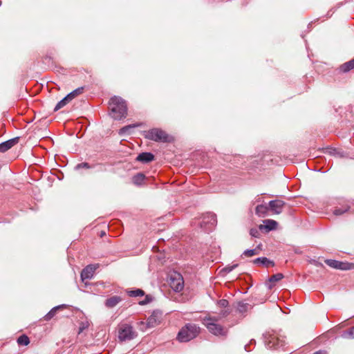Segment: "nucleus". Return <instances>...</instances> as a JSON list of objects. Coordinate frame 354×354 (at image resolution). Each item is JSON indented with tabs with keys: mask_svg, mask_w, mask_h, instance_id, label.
<instances>
[{
	"mask_svg": "<svg viewBox=\"0 0 354 354\" xmlns=\"http://www.w3.org/2000/svg\"><path fill=\"white\" fill-rule=\"evenodd\" d=\"M111 116L115 120L124 118L127 114V106L125 101L120 97L114 96L110 100Z\"/></svg>",
	"mask_w": 354,
	"mask_h": 354,
	"instance_id": "nucleus-1",
	"label": "nucleus"
},
{
	"mask_svg": "<svg viewBox=\"0 0 354 354\" xmlns=\"http://www.w3.org/2000/svg\"><path fill=\"white\" fill-rule=\"evenodd\" d=\"M162 317V312L159 310L153 311V313L148 317L147 322H140L138 323L140 325L139 329L140 330H145L155 327L160 323Z\"/></svg>",
	"mask_w": 354,
	"mask_h": 354,
	"instance_id": "nucleus-2",
	"label": "nucleus"
},
{
	"mask_svg": "<svg viewBox=\"0 0 354 354\" xmlns=\"http://www.w3.org/2000/svg\"><path fill=\"white\" fill-rule=\"evenodd\" d=\"M265 345L268 348L277 349L283 345V338L279 337L278 333H263Z\"/></svg>",
	"mask_w": 354,
	"mask_h": 354,
	"instance_id": "nucleus-3",
	"label": "nucleus"
},
{
	"mask_svg": "<svg viewBox=\"0 0 354 354\" xmlns=\"http://www.w3.org/2000/svg\"><path fill=\"white\" fill-rule=\"evenodd\" d=\"M145 138L155 142H167L169 141L167 133L160 129L154 128L146 132Z\"/></svg>",
	"mask_w": 354,
	"mask_h": 354,
	"instance_id": "nucleus-4",
	"label": "nucleus"
},
{
	"mask_svg": "<svg viewBox=\"0 0 354 354\" xmlns=\"http://www.w3.org/2000/svg\"><path fill=\"white\" fill-rule=\"evenodd\" d=\"M216 223L217 220L216 214L208 212L203 216V219L200 223V226L205 232H209L213 230Z\"/></svg>",
	"mask_w": 354,
	"mask_h": 354,
	"instance_id": "nucleus-5",
	"label": "nucleus"
},
{
	"mask_svg": "<svg viewBox=\"0 0 354 354\" xmlns=\"http://www.w3.org/2000/svg\"><path fill=\"white\" fill-rule=\"evenodd\" d=\"M170 286L175 292H180L184 287L183 277L179 274H175V277L170 278Z\"/></svg>",
	"mask_w": 354,
	"mask_h": 354,
	"instance_id": "nucleus-6",
	"label": "nucleus"
},
{
	"mask_svg": "<svg viewBox=\"0 0 354 354\" xmlns=\"http://www.w3.org/2000/svg\"><path fill=\"white\" fill-rule=\"evenodd\" d=\"M325 262L328 266L342 270H350L352 268L351 264L347 262H342L333 259H327Z\"/></svg>",
	"mask_w": 354,
	"mask_h": 354,
	"instance_id": "nucleus-7",
	"label": "nucleus"
},
{
	"mask_svg": "<svg viewBox=\"0 0 354 354\" xmlns=\"http://www.w3.org/2000/svg\"><path fill=\"white\" fill-rule=\"evenodd\" d=\"M203 324L207 328L209 332H222L221 326L217 324V321L212 317L205 318Z\"/></svg>",
	"mask_w": 354,
	"mask_h": 354,
	"instance_id": "nucleus-8",
	"label": "nucleus"
},
{
	"mask_svg": "<svg viewBox=\"0 0 354 354\" xmlns=\"http://www.w3.org/2000/svg\"><path fill=\"white\" fill-rule=\"evenodd\" d=\"M269 209L274 214H281L285 205V202L281 200H272L268 203Z\"/></svg>",
	"mask_w": 354,
	"mask_h": 354,
	"instance_id": "nucleus-9",
	"label": "nucleus"
},
{
	"mask_svg": "<svg viewBox=\"0 0 354 354\" xmlns=\"http://www.w3.org/2000/svg\"><path fill=\"white\" fill-rule=\"evenodd\" d=\"M96 265H88L85 267L81 272V279L84 281L85 279H90L93 277V274L97 269Z\"/></svg>",
	"mask_w": 354,
	"mask_h": 354,
	"instance_id": "nucleus-10",
	"label": "nucleus"
},
{
	"mask_svg": "<svg viewBox=\"0 0 354 354\" xmlns=\"http://www.w3.org/2000/svg\"><path fill=\"white\" fill-rule=\"evenodd\" d=\"M19 137H15L2 143H0V152L3 153L7 151L13 146L16 145L19 142Z\"/></svg>",
	"mask_w": 354,
	"mask_h": 354,
	"instance_id": "nucleus-11",
	"label": "nucleus"
},
{
	"mask_svg": "<svg viewBox=\"0 0 354 354\" xmlns=\"http://www.w3.org/2000/svg\"><path fill=\"white\" fill-rule=\"evenodd\" d=\"M278 223L277 221L272 219H266L263 221V225H260L259 230L265 229L267 232L275 230Z\"/></svg>",
	"mask_w": 354,
	"mask_h": 354,
	"instance_id": "nucleus-12",
	"label": "nucleus"
},
{
	"mask_svg": "<svg viewBox=\"0 0 354 354\" xmlns=\"http://www.w3.org/2000/svg\"><path fill=\"white\" fill-rule=\"evenodd\" d=\"M68 307L66 304H61L53 308L45 316L44 319L46 321H49L53 319L55 315L58 313V311L65 309Z\"/></svg>",
	"mask_w": 354,
	"mask_h": 354,
	"instance_id": "nucleus-13",
	"label": "nucleus"
},
{
	"mask_svg": "<svg viewBox=\"0 0 354 354\" xmlns=\"http://www.w3.org/2000/svg\"><path fill=\"white\" fill-rule=\"evenodd\" d=\"M154 156L153 153L150 152H143L140 153L137 158L136 160L142 162V163H148L153 160Z\"/></svg>",
	"mask_w": 354,
	"mask_h": 354,
	"instance_id": "nucleus-14",
	"label": "nucleus"
},
{
	"mask_svg": "<svg viewBox=\"0 0 354 354\" xmlns=\"http://www.w3.org/2000/svg\"><path fill=\"white\" fill-rule=\"evenodd\" d=\"M253 263L256 265H261L266 268L274 266V261L266 257H258L253 261Z\"/></svg>",
	"mask_w": 354,
	"mask_h": 354,
	"instance_id": "nucleus-15",
	"label": "nucleus"
},
{
	"mask_svg": "<svg viewBox=\"0 0 354 354\" xmlns=\"http://www.w3.org/2000/svg\"><path fill=\"white\" fill-rule=\"evenodd\" d=\"M122 299L120 296H113L108 298L105 301V305L108 308H113L118 305Z\"/></svg>",
	"mask_w": 354,
	"mask_h": 354,
	"instance_id": "nucleus-16",
	"label": "nucleus"
},
{
	"mask_svg": "<svg viewBox=\"0 0 354 354\" xmlns=\"http://www.w3.org/2000/svg\"><path fill=\"white\" fill-rule=\"evenodd\" d=\"M196 337V333H178L176 339L180 342H187Z\"/></svg>",
	"mask_w": 354,
	"mask_h": 354,
	"instance_id": "nucleus-17",
	"label": "nucleus"
},
{
	"mask_svg": "<svg viewBox=\"0 0 354 354\" xmlns=\"http://www.w3.org/2000/svg\"><path fill=\"white\" fill-rule=\"evenodd\" d=\"M250 308V305L249 304L243 301H239L237 304L236 311L241 314L242 317H244Z\"/></svg>",
	"mask_w": 354,
	"mask_h": 354,
	"instance_id": "nucleus-18",
	"label": "nucleus"
},
{
	"mask_svg": "<svg viewBox=\"0 0 354 354\" xmlns=\"http://www.w3.org/2000/svg\"><path fill=\"white\" fill-rule=\"evenodd\" d=\"M354 69V58L351 60L346 62L339 67V70L341 73H348L351 70Z\"/></svg>",
	"mask_w": 354,
	"mask_h": 354,
	"instance_id": "nucleus-19",
	"label": "nucleus"
},
{
	"mask_svg": "<svg viewBox=\"0 0 354 354\" xmlns=\"http://www.w3.org/2000/svg\"><path fill=\"white\" fill-rule=\"evenodd\" d=\"M137 127H139L138 124H133L124 126L119 130V134L120 136L130 135L132 133L133 130Z\"/></svg>",
	"mask_w": 354,
	"mask_h": 354,
	"instance_id": "nucleus-20",
	"label": "nucleus"
},
{
	"mask_svg": "<svg viewBox=\"0 0 354 354\" xmlns=\"http://www.w3.org/2000/svg\"><path fill=\"white\" fill-rule=\"evenodd\" d=\"M137 333H119L118 338L120 342L129 341L136 337Z\"/></svg>",
	"mask_w": 354,
	"mask_h": 354,
	"instance_id": "nucleus-21",
	"label": "nucleus"
},
{
	"mask_svg": "<svg viewBox=\"0 0 354 354\" xmlns=\"http://www.w3.org/2000/svg\"><path fill=\"white\" fill-rule=\"evenodd\" d=\"M269 209V206L259 205L256 207L255 212L259 216H265Z\"/></svg>",
	"mask_w": 354,
	"mask_h": 354,
	"instance_id": "nucleus-22",
	"label": "nucleus"
},
{
	"mask_svg": "<svg viewBox=\"0 0 354 354\" xmlns=\"http://www.w3.org/2000/svg\"><path fill=\"white\" fill-rule=\"evenodd\" d=\"M90 326V322L86 317H82L79 322V331L83 332L85 330H88Z\"/></svg>",
	"mask_w": 354,
	"mask_h": 354,
	"instance_id": "nucleus-23",
	"label": "nucleus"
},
{
	"mask_svg": "<svg viewBox=\"0 0 354 354\" xmlns=\"http://www.w3.org/2000/svg\"><path fill=\"white\" fill-rule=\"evenodd\" d=\"M199 327L193 323L187 324L179 332H200Z\"/></svg>",
	"mask_w": 354,
	"mask_h": 354,
	"instance_id": "nucleus-24",
	"label": "nucleus"
},
{
	"mask_svg": "<svg viewBox=\"0 0 354 354\" xmlns=\"http://www.w3.org/2000/svg\"><path fill=\"white\" fill-rule=\"evenodd\" d=\"M145 179V176L142 173H138L133 176L132 181L136 185H141Z\"/></svg>",
	"mask_w": 354,
	"mask_h": 354,
	"instance_id": "nucleus-25",
	"label": "nucleus"
},
{
	"mask_svg": "<svg viewBox=\"0 0 354 354\" xmlns=\"http://www.w3.org/2000/svg\"><path fill=\"white\" fill-rule=\"evenodd\" d=\"M71 100L68 97V95L64 97L62 100H61L54 108V111H57L62 107L65 106Z\"/></svg>",
	"mask_w": 354,
	"mask_h": 354,
	"instance_id": "nucleus-26",
	"label": "nucleus"
},
{
	"mask_svg": "<svg viewBox=\"0 0 354 354\" xmlns=\"http://www.w3.org/2000/svg\"><path fill=\"white\" fill-rule=\"evenodd\" d=\"M118 332H133V327L128 323H121L118 326Z\"/></svg>",
	"mask_w": 354,
	"mask_h": 354,
	"instance_id": "nucleus-27",
	"label": "nucleus"
},
{
	"mask_svg": "<svg viewBox=\"0 0 354 354\" xmlns=\"http://www.w3.org/2000/svg\"><path fill=\"white\" fill-rule=\"evenodd\" d=\"M84 88L83 86L79 87L72 92L69 93L68 94V97L70 98L71 100L75 98L76 96L80 95L83 93Z\"/></svg>",
	"mask_w": 354,
	"mask_h": 354,
	"instance_id": "nucleus-28",
	"label": "nucleus"
},
{
	"mask_svg": "<svg viewBox=\"0 0 354 354\" xmlns=\"http://www.w3.org/2000/svg\"><path fill=\"white\" fill-rule=\"evenodd\" d=\"M17 343L20 346H27L30 343V340L27 335L23 334L17 339Z\"/></svg>",
	"mask_w": 354,
	"mask_h": 354,
	"instance_id": "nucleus-29",
	"label": "nucleus"
},
{
	"mask_svg": "<svg viewBox=\"0 0 354 354\" xmlns=\"http://www.w3.org/2000/svg\"><path fill=\"white\" fill-rule=\"evenodd\" d=\"M259 252V248L246 250L243 252L242 256L252 257V256L258 254Z\"/></svg>",
	"mask_w": 354,
	"mask_h": 354,
	"instance_id": "nucleus-30",
	"label": "nucleus"
},
{
	"mask_svg": "<svg viewBox=\"0 0 354 354\" xmlns=\"http://www.w3.org/2000/svg\"><path fill=\"white\" fill-rule=\"evenodd\" d=\"M238 267V264L235 263L233 265H227L225 268H223L221 272L223 273V274H226L232 272L233 270H234L236 268Z\"/></svg>",
	"mask_w": 354,
	"mask_h": 354,
	"instance_id": "nucleus-31",
	"label": "nucleus"
},
{
	"mask_svg": "<svg viewBox=\"0 0 354 354\" xmlns=\"http://www.w3.org/2000/svg\"><path fill=\"white\" fill-rule=\"evenodd\" d=\"M128 294L130 297H139V296H142L144 295L145 292L142 290L141 289H136V290H130L128 292Z\"/></svg>",
	"mask_w": 354,
	"mask_h": 354,
	"instance_id": "nucleus-32",
	"label": "nucleus"
},
{
	"mask_svg": "<svg viewBox=\"0 0 354 354\" xmlns=\"http://www.w3.org/2000/svg\"><path fill=\"white\" fill-rule=\"evenodd\" d=\"M283 278V274L277 273V274H273L272 276H271L270 278L269 279V281L271 283H274V282L280 281Z\"/></svg>",
	"mask_w": 354,
	"mask_h": 354,
	"instance_id": "nucleus-33",
	"label": "nucleus"
},
{
	"mask_svg": "<svg viewBox=\"0 0 354 354\" xmlns=\"http://www.w3.org/2000/svg\"><path fill=\"white\" fill-rule=\"evenodd\" d=\"M348 207H343L339 208H336L334 210V214L336 216H339L343 214L344 213L346 212L348 210Z\"/></svg>",
	"mask_w": 354,
	"mask_h": 354,
	"instance_id": "nucleus-34",
	"label": "nucleus"
},
{
	"mask_svg": "<svg viewBox=\"0 0 354 354\" xmlns=\"http://www.w3.org/2000/svg\"><path fill=\"white\" fill-rule=\"evenodd\" d=\"M82 168L90 169L91 166L87 162H82V163L77 164L75 167L76 169H80Z\"/></svg>",
	"mask_w": 354,
	"mask_h": 354,
	"instance_id": "nucleus-35",
	"label": "nucleus"
},
{
	"mask_svg": "<svg viewBox=\"0 0 354 354\" xmlns=\"http://www.w3.org/2000/svg\"><path fill=\"white\" fill-rule=\"evenodd\" d=\"M250 234L253 237H259L260 235L259 231L257 228H252L250 231Z\"/></svg>",
	"mask_w": 354,
	"mask_h": 354,
	"instance_id": "nucleus-36",
	"label": "nucleus"
},
{
	"mask_svg": "<svg viewBox=\"0 0 354 354\" xmlns=\"http://www.w3.org/2000/svg\"><path fill=\"white\" fill-rule=\"evenodd\" d=\"M218 304L219 305V306L221 307H223V308H225L228 306L229 304V302L227 299H220L218 302Z\"/></svg>",
	"mask_w": 354,
	"mask_h": 354,
	"instance_id": "nucleus-37",
	"label": "nucleus"
},
{
	"mask_svg": "<svg viewBox=\"0 0 354 354\" xmlns=\"http://www.w3.org/2000/svg\"><path fill=\"white\" fill-rule=\"evenodd\" d=\"M342 337L344 338H354V333H343Z\"/></svg>",
	"mask_w": 354,
	"mask_h": 354,
	"instance_id": "nucleus-38",
	"label": "nucleus"
},
{
	"mask_svg": "<svg viewBox=\"0 0 354 354\" xmlns=\"http://www.w3.org/2000/svg\"><path fill=\"white\" fill-rule=\"evenodd\" d=\"M314 354H327V352L325 351H318L314 353Z\"/></svg>",
	"mask_w": 354,
	"mask_h": 354,
	"instance_id": "nucleus-39",
	"label": "nucleus"
},
{
	"mask_svg": "<svg viewBox=\"0 0 354 354\" xmlns=\"http://www.w3.org/2000/svg\"><path fill=\"white\" fill-rule=\"evenodd\" d=\"M148 302H149V300L147 299V297L146 299L144 301H140V304L142 305H145V304H147Z\"/></svg>",
	"mask_w": 354,
	"mask_h": 354,
	"instance_id": "nucleus-40",
	"label": "nucleus"
},
{
	"mask_svg": "<svg viewBox=\"0 0 354 354\" xmlns=\"http://www.w3.org/2000/svg\"><path fill=\"white\" fill-rule=\"evenodd\" d=\"M345 332H354V326L350 328L349 329H348Z\"/></svg>",
	"mask_w": 354,
	"mask_h": 354,
	"instance_id": "nucleus-41",
	"label": "nucleus"
},
{
	"mask_svg": "<svg viewBox=\"0 0 354 354\" xmlns=\"http://www.w3.org/2000/svg\"><path fill=\"white\" fill-rule=\"evenodd\" d=\"M245 350L246 351H248V348H247V346H245Z\"/></svg>",
	"mask_w": 354,
	"mask_h": 354,
	"instance_id": "nucleus-42",
	"label": "nucleus"
},
{
	"mask_svg": "<svg viewBox=\"0 0 354 354\" xmlns=\"http://www.w3.org/2000/svg\"><path fill=\"white\" fill-rule=\"evenodd\" d=\"M218 334H219V335H225V333H218Z\"/></svg>",
	"mask_w": 354,
	"mask_h": 354,
	"instance_id": "nucleus-43",
	"label": "nucleus"
},
{
	"mask_svg": "<svg viewBox=\"0 0 354 354\" xmlns=\"http://www.w3.org/2000/svg\"><path fill=\"white\" fill-rule=\"evenodd\" d=\"M104 234H105L104 232H102V233L101 234V236H103Z\"/></svg>",
	"mask_w": 354,
	"mask_h": 354,
	"instance_id": "nucleus-44",
	"label": "nucleus"
},
{
	"mask_svg": "<svg viewBox=\"0 0 354 354\" xmlns=\"http://www.w3.org/2000/svg\"><path fill=\"white\" fill-rule=\"evenodd\" d=\"M104 234H105L104 232H102V233L101 234V236H103Z\"/></svg>",
	"mask_w": 354,
	"mask_h": 354,
	"instance_id": "nucleus-45",
	"label": "nucleus"
}]
</instances>
